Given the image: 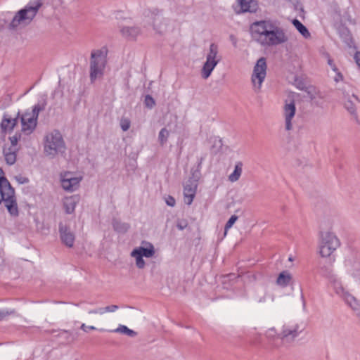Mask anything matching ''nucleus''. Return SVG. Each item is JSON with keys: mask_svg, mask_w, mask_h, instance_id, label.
I'll return each instance as SVG.
<instances>
[{"mask_svg": "<svg viewBox=\"0 0 360 360\" xmlns=\"http://www.w3.org/2000/svg\"><path fill=\"white\" fill-rule=\"evenodd\" d=\"M340 246L337 236L331 232H321L319 240V252L322 257H329Z\"/></svg>", "mask_w": 360, "mask_h": 360, "instance_id": "obj_8", "label": "nucleus"}, {"mask_svg": "<svg viewBox=\"0 0 360 360\" xmlns=\"http://www.w3.org/2000/svg\"><path fill=\"white\" fill-rule=\"evenodd\" d=\"M15 313V310L9 309H0V321L7 319L11 315H13Z\"/></svg>", "mask_w": 360, "mask_h": 360, "instance_id": "obj_30", "label": "nucleus"}, {"mask_svg": "<svg viewBox=\"0 0 360 360\" xmlns=\"http://www.w3.org/2000/svg\"><path fill=\"white\" fill-rule=\"evenodd\" d=\"M304 326L302 323L290 321L285 323L278 334V338L283 342L291 343L303 332Z\"/></svg>", "mask_w": 360, "mask_h": 360, "instance_id": "obj_10", "label": "nucleus"}, {"mask_svg": "<svg viewBox=\"0 0 360 360\" xmlns=\"http://www.w3.org/2000/svg\"><path fill=\"white\" fill-rule=\"evenodd\" d=\"M354 59H355L356 64L360 68V52L359 51H357L356 53V54L354 56Z\"/></svg>", "mask_w": 360, "mask_h": 360, "instance_id": "obj_41", "label": "nucleus"}, {"mask_svg": "<svg viewBox=\"0 0 360 360\" xmlns=\"http://www.w3.org/2000/svg\"><path fill=\"white\" fill-rule=\"evenodd\" d=\"M296 112L295 104L293 101L285 102L283 106V116L285 120V129L290 131L292 129V120L295 117Z\"/></svg>", "mask_w": 360, "mask_h": 360, "instance_id": "obj_13", "label": "nucleus"}, {"mask_svg": "<svg viewBox=\"0 0 360 360\" xmlns=\"http://www.w3.org/2000/svg\"><path fill=\"white\" fill-rule=\"evenodd\" d=\"M144 103H145L146 106L149 108H152L155 104V100L150 95L146 96L145 100H144Z\"/></svg>", "mask_w": 360, "mask_h": 360, "instance_id": "obj_33", "label": "nucleus"}, {"mask_svg": "<svg viewBox=\"0 0 360 360\" xmlns=\"http://www.w3.org/2000/svg\"><path fill=\"white\" fill-rule=\"evenodd\" d=\"M82 177L75 176L71 172H67L60 174V181L63 188L67 191H75L79 185Z\"/></svg>", "mask_w": 360, "mask_h": 360, "instance_id": "obj_12", "label": "nucleus"}, {"mask_svg": "<svg viewBox=\"0 0 360 360\" xmlns=\"http://www.w3.org/2000/svg\"><path fill=\"white\" fill-rule=\"evenodd\" d=\"M326 278L332 285L335 294L341 298L347 305L354 310H358L359 309L358 300L343 286L342 281L337 275L330 271L327 273Z\"/></svg>", "mask_w": 360, "mask_h": 360, "instance_id": "obj_4", "label": "nucleus"}, {"mask_svg": "<svg viewBox=\"0 0 360 360\" xmlns=\"http://www.w3.org/2000/svg\"><path fill=\"white\" fill-rule=\"evenodd\" d=\"M77 201L78 198L75 195L66 197L64 199L63 205L68 214H71L75 211Z\"/></svg>", "mask_w": 360, "mask_h": 360, "instance_id": "obj_18", "label": "nucleus"}, {"mask_svg": "<svg viewBox=\"0 0 360 360\" xmlns=\"http://www.w3.org/2000/svg\"><path fill=\"white\" fill-rule=\"evenodd\" d=\"M18 122V117L15 119L4 117L1 127L5 133L11 131Z\"/></svg>", "mask_w": 360, "mask_h": 360, "instance_id": "obj_20", "label": "nucleus"}, {"mask_svg": "<svg viewBox=\"0 0 360 360\" xmlns=\"http://www.w3.org/2000/svg\"><path fill=\"white\" fill-rule=\"evenodd\" d=\"M120 32L124 37L129 39H135L140 34L139 28L135 26L124 27Z\"/></svg>", "mask_w": 360, "mask_h": 360, "instance_id": "obj_19", "label": "nucleus"}, {"mask_svg": "<svg viewBox=\"0 0 360 360\" xmlns=\"http://www.w3.org/2000/svg\"><path fill=\"white\" fill-rule=\"evenodd\" d=\"M238 217L236 215H232L225 225L224 236L226 235L228 230L232 227L234 223L237 221Z\"/></svg>", "mask_w": 360, "mask_h": 360, "instance_id": "obj_31", "label": "nucleus"}, {"mask_svg": "<svg viewBox=\"0 0 360 360\" xmlns=\"http://www.w3.org/2000/svg\"><path fill=\"white\" fill-rule=\"evenodd\" d=\"M16 179L21 184H23V183H26L28 181L27 179L26 178H22V177H20V178H18L16 177Z\"/></svg>", "mask_w": 360, "mask_h": 360, "instance_id": "obj_44", "label": "nucleus"}, {"mask_svg": "<svg viewBox=\"0 0 360 360\" xmlns=\"http://www.w3.org/2000/svg\"><path fill=\"white\" fill-rule=\"evenodd\" d=\"M113 228L116 231L120 233H125L129 228V225L126 223L121 222L120 221L115 220L113 221Z\"/></svg>", "mask_w": 360, "mask_h": 360, "instance_id": "obj_28", "label": "nucleus"}, {"mask_svg": "<svg viewBox=\"0 0 360 360\" xmlns=\"http://www.w3.org/2000/svg\"><path fill=\"white\" fill-rule=\"evenodd\" d=\"M104 312H115L116 310L119 309V307L116 304H112L107 307H103Z\"/></svg>", "mask_w": 360, "mask_h": 360, "instance_id": "obj_35", "label": "nucleus"}, {"mask_svg": "<svg viewBox=\"0 0 360 360\" xmlns=\"http://www.w3.org/2000/svg\"><path fill=\"white\" fill-rule=\"evenodd\" d=\"M289 260H290V261H292V257H289Z\"/></svg>", "mask_w": 360, "mask_h": 360, "instance_id": "obj_47", "label": "nucleus"}, {"mask_svg": "<svg viewBox=\"0 0 360 360\" xmlns=\"http://www.w3.org/2000/svg\"><path fill=\"white\" fill-rule=\"evenodd\" d=\"M120 127L124 131H127L130 127V121L127 118H122L120 120Z\"/></svg>", "mask_w": 360, "mask_h": 360, "instance_id": "obj_34", "label": "nucleus"}, {"mask_svg": "<svg viewBox=\"0 0 360 360\" xmlns=\"http://www.w3.org/2000/svg\"><path fill=\"white\" fill-rule=\"evenodd\" d=\"M250 30L253 39L262 46H276L289 41L287 29L277 20L255 21L251 24Z\"/></svg>", "mask_w": 360, "mask_h": 360, "instance_id": "obj_1", "label": "nucleus"}, {"mask_svg": "<svg viewBox=\"0 0 360 360\" xmlns=\"http://www.w3.org/2000/svg\"><path fill=\"white\" fill-rule=\"evenodd\" d=\"M17 150V148H7V146L4 148V155L8 165H12L15 162Z\"/></svg>", "mask_w": 360, "mask_h": 360, "instance_id": "obj_17", "label": "nucleus"}, {"mask_svg": "<svg viewBox=\"0 0 360 360\" xmlns=\"http://www.w3.org/2000/svg\"><path fill=\"white\" fill-rule=\"evenodd\" d=\"M188 225V221L184 219H178L176 221V227L179 230H184L185 229Z\"/></svg>", "mask_w": 360, "mask_h": 360, "instance_id": "obj_32", "label": "nucleus"}, {"mask_svg": "<svg viewBox=\"0 0 360 360\" xmlns=\"http://www.w3.org/2000/svg\"><path fill=\"white\" fill-rule=\"evenodd\" d=\"M243 164L242 162L238 161L236 163L233 172L229 176V180L231 182L237 181L242 174Z\"/></svg>", "mask_w": 360, "mask_h": 360, "instance_id": "obj_21", "label": "nucleus"}, {"mask_svg": "<svg viewBox=\"0 0 360 360\" xmlns=\"http://www.w3.org/2000/svg\"><path fill=\"white\" fill-rule=\"evenodd\" d=\"M107 51L105 49L93 51L91 54L89 76L91 82L103 75L107 62Z\"/></svg>", "mask_w": 360, "mask_h": 360, "instance_id": "obj_6", "label": "nucleus"}, {"mask_svg": "<svg viewBox=\"0 0 360 360\" xmlns=\"http://www.w3.org/2000/svg\"><path fill=\"white\" fill-rule=\"evenodd\" d=\"M42 3L41 0H34L30 2L24 8L18 11L8 23L10 30H15L18 27H25L29 25L36 16Z\"/></svg>", "mask_w": 360, "mask_h": 360, "instance_id": "obj_2", "label": "nucleus"}, {"mask_svg": "<svg viewBox=\"0 0 360 360\" xmlns=\"http://www.w3.org/2000/svg\"><path fill=\"white\" fill-rule=\"evenodd\" d=\"M278 333H276V331L275 330L274 328H269L267 331H266V336L269 338H274L276 336L278 337Z\"/></svg>", "mask_w": 360, "mask_h": 360, "instance_id": "obj_36", "label": "nucleus"}, {"mask_svg": "<svg viewBox=\"0 0 360 360\" xmlns=\"http://www.w3.org/2000/svg\"><path fill=\"white\" fill-rule=\"evenodd\" d=\"M4 202L5 207L11 215H18V207L15 195V191L0 169V204Z\"/></svg>", "mask_w": 360, "mask_h": 360, "instance_id": "obj_3", "label": "nucleus"}, {"mask_svg": "<svg viewBox=\"0 0 360 360\" xmlns=\"http://www.w3.org/2000/svg\"><path fill=\"white\" fill-rule=\"evenodd\" d=\"M266 75V59L263 57L258 59L254 67L251 80L256 91L261 89L262 82Z\"/></svg>", "mask_w": 360, "mask_h": 360, "instance_id": "obj_11", "label": "nucleus"}, {"mask_svg": "<svg viewBox=\"0 0 360 360\" xmlns=\"http://www.w3.org/2000/svg\"><path fill=\"white\" fill-rule=\"evenodd\" d=\"M292 25L297 30V31L306 39L310 37V33L307 28L297 19L292 20Z\"/></svg>", "mask_w": 360, "mask_h": 360, "instance_id": "obj_24", "label": "nucleus"}, {"mask_svg": "<svg viewBox=\"0 0 360 360\" xmlns=\"http://www.w3.org/2000/svg\"><path fill=\"white\" fill-rule=\"evenodd\" d=\"M65 144L59 131L53 130L46 134L44 139V153L53 158L57 154L64 153Z\"/></svg>", "mask_w": 360, "mask_h": 360, "instance_id": "obj_5", "label": "nucleus"}, {"mask_svg": "<svg viewBox=\"0 0 360 360\" xmlns=\"http://www.w3.org/2000/svg\"><path fill=\"white\" fill-rule=\"evenodd\" d=\"M41 110L42 108L37 104L21 115L20 112L18 113V120L20 119L21 123V131L25 134L30 135L34 131L37 124L39 113Z\"/></svg>", "mask_w": 360, "mask_h": 360, "instance_id": "obj_7", "label": "nucleus"}, {"mask_svg": "<svg viewBox=\"0 0 360 360\" xmlns=\"http://www.w3.org/2000/svg\"><path fill=\"white\" fill-rule=\"evenodd\" d=\"M197 188V184L192 180H189L184 186V202L187 205H191L193 200Z\"/></svg>", "mask_w": 360, "mask_h": 360, "instance_id": "obj_15", "label": "nucleus"}, {"mask_svg": "<svg viewBox=\"0 0 360 360\" xmlns=\"http://www.w3.org/2000/svg\"><path fill=\"white\" fill-rule=\"evenodd\" d=\"M105 312H104V308L103 307H100V308H97V309H91L89 311V314H103Z\"/></svg>", "mask_w": 360, "mask_h": 360, "instance_id": "obj_39", "label": "nucleus"}, {"mask_svg": "<svg viewBox=\"0 0 360 360\" xmlns=\"http://www.w3.org/2000/svg\"><path fill=\"white\" fill-rule=\"evenodd\" d=\"M59 233L63 243L69 248H72L75 239L74 233L62 223L59 224Z\"/></svg>", "mask_w": 360, "mask_h": 360, "instance_id": "obj_14", "label": "nucleus"}, {"mask_svg": "<svg viewBox=\"0 0 360 360\" xmlns=\"http://www.w3.org/2000/svg\"><path fill=\"white\" fill-rule=\"evenodd\" d=\"M221 60V56L219 54L218 45L212 43L206 54V60L201 69L202 77L205 79H207Z\"/></svg>", "mask_w": 360, "mask_h": 360, "instance_id": "obj_9", "label": "nucleus"}, {"mask_svg": "<svg viewBox=\"0 0 360 360\" xmlns=\"http://www.w3.org/2000/svg\"><path fill=\"white\" fill-rule=\"evenodd\" d=\"M131 256L136 259V265L139 269H143L145 266V261L143 259V257L140 255V253L136 250H132L131 252Z\"/></svg>", "mask_w": 360, "mask_h": 360, "instance_id": "obj_25", "label": "nucleus"}, {"mask_svg": "<svg viewBox=\"0 0 360 360\" xmlns=\"http://www.w3.org/2000/svg\"><path fill=\"white\" fill-rule=\"evenodd\" d=\"M290 275L285 272H282L279 274L276 283L281 286H287L290 281Z\"/></svg>", "mask_w": 360, "mask_h": 360, "instance_id": "obj_26", "label": "nucleus"}, {"mask_svg": "<svg viewBox=\"0 0 360 360\" xmlns=\"http://www.w3.org/2000/svg\"><path fill=\"white\" fill-rule=\"evenodd\" d=\"M169 135V131L166 128H162L158 134V141L161 146H164L167 142Z\"/></svg>", "mask_w": 360, "mask_h": 360, "instance_id": "obj_29", "label": "nucleus"}, {"mask_svg": "<svg viewBox=\"0 0 360 360\" xmlns=\"http://www.w3.org/2000/svg\"><path fill=\"white\" fill-rule=\"evenodd\" d=\"M241 13H255L258 8L257 0H238Z\"/></svg>", "mask_w": 360, "mask_h": 360, "instance_id": "obj_16", "label": "nucleus"}, {"mask_svg": "<svg viewBox=\"0 0 360 360\" xmlns=\"http://www.w3.org/2000/svg\"><path fill=\"white\" fill-rule=\"evenodd\" d=\"M165 202L167 205L174 207L175 205L176 201L172 196L169 195L165 198Z\"/></svg>", "mask_w": 360, "mask_h": 360, "instance_id": "obj_37", "label": "nucleus"}, {"mask_svg": "<svg viewBox=\"0 0 360 360\" xmlns=\"http://www.w3.org/2000/svg\"><path fill=\"white\" fill-rule=\"evenodd\" d=\"M202 158L200 159V161L199 162V165L202 163Z\"/></svg>", "mask_w": 360, "mask_h": 360, "instance_id": "obj_46", "label": "nucleus"}, {"mask_svg": "<svg viewBox=\"0 0 360 360\" xmlns=\"http://www.w3.org/2000/svg\"><path fill=\"white\" fill-rule=\"evenodd\" d=\"M80 328L84 332H87V329L95 330L96 328L93 326H86L85 323H82L80 326Z\"/></svg>", "mask_w": 360, "mask_h": 360, "instance_id": "obj_40", "label": "nucleus"}, {"mask_svg": "<svg viewBox=\"0 0 360 360\" xmlns=\"http://www.w3.org/2000/svg\"><path fill=\"white\" fill-rule=\"evenodd\" d=\"M328 65L331 67L332 70L334 72H337L338 71V69H337L335 65L333 63V61L331 59H328Z\"/></svg>", "mask_w": 360, "mask_h": 360, "instance_id": "obj_42", "label": "nucleus"}, {"mask_svg": "<svg viewBox=\"0 0 360 360\" xmlns=\"http://www.w3.org/2000/svg\"><path fill=\"white\" fill-rule=\"evenodd\" d=\"M115 333L126 334L129 337H134L136 335V333L133 330L128 328L126 326L120 325L118 328L113 330Z\"/></svg>", "mask_w": 360, "mask_h": 360, "instance_id": "obj_27", "label": "nucleus"}, {"mask_svg": "<svg viewBox=\"0 0 360 360\" xmlns=\"http://www.w3.org/2000/svg\"><path fill=\"white\" fill-rule=\"evenodd\" d=\"M154 29H155V30H156L157 31H158L159 32H162V30H159V29L157 27V26H156V24H155V23L154 24Z\"/></svg>", "mask_w": 360, "mask_h": 360, "instance_id": "obj_45", "label": "nucleus"}, {"mask_svg": "<svg viewBox=\"0 0 360 360\" xmlns=\"http://www.w3.org/2000/svg\"><path fill=\"white\" fill-rule=\"evenodd\" d=\"M342 74L340 72H338L337 75L335 78V81L338 82V81L342 80Z\"/></svg>", "mask_w": 360, "mask_h": 360, "instance_id": "obj_43", "label": "nucleus"}, {"mask_svg": "<svg viewBox=\"0 0 360 360\" xmlns=\"http://www.w3.org/2000/svg\"><path fill=\"white\" fill-rule=\"evenodd\" d=\"M10 141H11V144L8 148H17V143H18V137L16 136H13L12 137H10Z\"/></svg>", "mask_w": 360, "mask_h": 360, "instance_id": "obj_38", "label": "nucleus"}, {"mask_svg": "<svg viewBox=\"0 0 360 360\" xmlns=\"http://www.w3.org/2000/svg\"><path fill=\"white\" fill-rule=\"evenodd\" d=\"M359 102V100L358 97L353 94L345 101V106L349 113L355 114L356 110V103Z\"/></svg>", "mask_w": 360, "mask_h": 360, "instance_id": "obj_22", "label": "nucleus"}, {"mask_svg": "<svg viewBox=\"0 0 360 360\" xmlns=\"http://www.w3.org/2000/svg\"><path fill=\"white\" fill-rule=\"evenodd\" d=\"M134 250L138 251L142 257L147 258L152 257L155 254V249L151 243H148V247H139L135 248Z\"/></svg>", "mask_w": 360, "mask_h": 360, "instance_id": "obj_23", "label": "nucleus"}]
</instances>
